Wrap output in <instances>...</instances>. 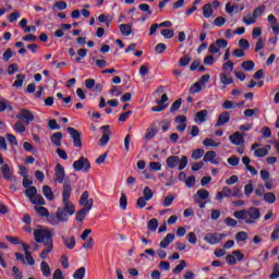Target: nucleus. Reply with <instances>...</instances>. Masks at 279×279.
I'll return each instance as SVG.
<instances>
[{
    "label": "nucleus",
    "mask_w": 279,
    "mask_h": 279,
    "mask_svg": "<svg viewBox=\"0 0 279 279\" xmlns=\"http://www.w3.org/2000/svg\"><path fill=\"white\" fill-rule=\"evenodd\" d=\"M191 62V56L185 54L179 60L180 66H189V63Z\"/></svg>",
    "instance_id": "54"
},
{
    "label": "nucleus",
    "mask_w": 279,
    "mask_h": 279,
    "mask_svg": "<svg viewBox=\"0 0 279 279\" xmlns=\"http://www.w3.org/2000/svg\"><path fill=\"white\" fill-rule=\"evenodd\" d=\"M88 197H90V194L88 191H84L78 201L80 206H83V208L76 213V221H84L86 219V213H90L95 201Z\"/></svg>",
    "instance_id": "3"
},
{
    "label": "nucleus",
    "mask_w": 279,
    "mask_h": 279,
    "mask_svg": "<svg viewBox=\"0 0 279 279\" xmlns=\"http://www.w3.org/2000/svg\"><path fill=\"white\" fill-rule=\"evenodd\" d=\"M50 141L53 145H56L57 147H60V145H62V142H61L62 141V133L57 132V133L52 134Z\"/></svg>",
    "instance_id": "24"
},
{
    "label": "nucleus",
    "mask_w": 279,
    "mask_h": 279,
    "mask_svg": "<svg viewBox=\"0 0 279 279\" xmlns=\"http://www.w3.org/2000/svg\"><path fill=\"white\" fill-rule=\"evenodd\" d=\"M120 208L122 210H126L128 209V195H125V193L121 194V197H120Z\"/></svg>",
    "instance_id": "46"
},
{
    "label": "nucleus",
    "mask_w": 279,
    "mask_h": 279,
    "mask_svg": "<svg viewBox=\"0 0 279 279\" xmlns=\"http://www.w3.org/2000/svg\"><path fill=\"white\" fill-rule=\"evenodd\" d=\"M203 145L205 147H219V145H221V142H215V140L213 138H205L203 141Z\"/></svg>",
    "instance_id": "36"
},
{
    "label": "nucleus",
    "mask_w": 279,
    "mask_h": 279,
    "mask_svg": "<svg viewBox=\"0 0 279 279\" xmlns=\"http://www.w3.org/2000/svg\"><path fill=\"white\" fill-rule=\"evenodd\" d=\"M156 134H158V129H156L155 125H150L145 134L146 141H151L156 136Z\"/></svg>",
    "instance_id": "22"
},
{
    "label": "nucleus",
    "mask_w": 279,
    "mask_h": 279,
    "mask_svg": "<svg viewBox=\"0 0 279 279\" xmlns=\"http://www.w3.org/2000/svg\"><path fill=\"white\" fill-rule=\"evenodd\" d=\"M85 276H86V267H81L76 269L75 272L73 274L74 279H84Z\"/></svg>",
    "instance_id": "34"
},
{
    "label": "nucleus",
    "mask_w": 279,
    "mask_h": 279,
    "mask_svg": "<svg viewBox=\"0 0 279 279\" xmlns=\"http://www.w3.org/2000/svg\"><path fill=\"white\" fill-rule=\"evenodd\" d=\"M208 51L211 54L219 53L220 48L217 46L216 41L209 45Z\"/></svg>",
    "instance_id": "64"
},
{
    "label": "nucleus",
    "mask_w": 279,
    "mask_h": 279,
    "mask_svg": "<svg viewBox=\"0 0 279 279\" xmlns=\"http://www.w3.org/2000/svg\"><path fill=\"white\" fill-rule=\"evenodd\" d=\"M215 43L218 46V49H226V47H228V40L223 38L217 39Z\"/></svg>",
    "instance_id": "63"
},
{
    "label": "nucleus",
    "mask_w": 279,
    "mask_h": 279,
    "mask_svg": "<svg viewBox=\"0 0 279 279\" xmlns=\"http://www.w3.org/2000/svg\"><path fill=\"white\" fill-rule=\"evenodd\" d=\"M167 101H169V96L167 94H163L161 96V99H157L156 104L157 106L151 108L153 112H162L167 108Z\"/></svg>",
    "instance_id": "13"
},
{
    "label": "nucleus",
    "mask_w": 279,
    "mask_h": 279,
    "mask_svg": "<svg viewBox=\"0 0 279 279\" xmlns=\"http://www.w3.org/2000/svg\"><path fill=\"white\" fill-rule=\"evenodd\" d=\"M88 54V50L86 48H81L77 50V56L76 57V62L80 63L82 62V58H86V56Z\"/></svg>",
    "instance_id": "44"
},
{
    "label": "nucleus",
    "mask_w": 279,
    "mask_h": 279,
    "mask_svg": "<svg viewBox=\"0 0 279 279\" xmlns=\"http://www.w3.org/2000/svg\"><path fill=\"white\" fill-rule=\"evenodd\" d=\"M24 193L25 196L28 197L29 202H32L38 194V189H36V186H29L25 190Z\"/></svg>",
    "instance_id": "21"
},
{
    "label": "nucleus",
    "mask_w": 279,
    "mask_h": 279,
    "mask_svg": "<svg viewBox=\"0 0 279 279\" xmlns=\"http://www.w3.org/2000/svg\"><path fill=\"white\" fill-rule=\"evenodd\" d=\"M267 10L265 5H259L253 11V15L247 14L242 19V22L245 23V25H254L256 23V19L258 16H263V13Z\"/></svg>",
    "instance_id": "5"
},
{
    "label": "nucleus",
    "mask_w": 279,
    "mask_h": 279,
    "mask_svg": "<svg viewBox=\"0 0 279 279\" xmlns=\"http://www.w3.org/2000/svg\"><path fill=\"white\" fill-rule=\"evenodd\" d=\"M239 47H241L242 50L247 51V49H250V41L245 38H242L239 40Z\"/></svg>",
    "instance_id": "56"
},
{
    "label": "nucleus",
    "mask_w": 279,
    "mask_h": 279,
    "mask_svg": "<svg viewBox=\"0 0 279 279\" xmlns=\"http://www.w3.org/2000/svg\"><path fill=\"white\" fill-rule=\"evenodd\" d=\"M161 36H163V38L171 39L175 36V33L171 28H166L161 31Z\"/></svg>",
    "instance_id": "47"
},
{
    "label": "nucleus",
    "mask_w": 279,
    "mask_h": 279,
    "mask_svg": "<svg viewBox=\"0 0 279 279\" xmlns=\"http://www.w3.org/2000/svg\"><path fill=\"white\" fill-rule=\"evenodd\" d=\"M166 165L169 169H175L179 165L178 170L182 171L186 169V166L189 165V157L183 155L180 159L178 156L173 155L166 159Z\"/></svg>",
    "instance_id": "4"
},
{
    "label": "nucleus",
    "mask_w": 279,
    "mask_h": 279,
    "mask_svg": "<svg viewBox=\"0 0 279 279\" xmlns=\"http://www.w3.org/2000/svg\"><path fill=\"white\" fill-rule=\"evenodd\" d=\"M73 169L74 171H84V173H88V171H90V161L88 158L82 156L73 162Z\"/></svg>",
    "instance_id": "6"
},
{
    "label": "nucleus",
    "mask_w": 279,
    "mask_h": 279,
    "mask_svg": "<svg viewBox=\"0 0 279 279\" xmlns=\"http://www.w3.org/2000/svg\"><path fill=\"white\" fill-rule=\"evenodd\" d=\"M235 241H247V232L245 231H240L235 234Z\"/></svg>",
    "instance_id": "58"
},
{
    "label": "nucleus",
    "mask_w": 279,
    "mask_h": 279,
    "mask_svg": "<svg viewBox=\"0 0 279 279\" xmlns=\"http://www.w3.org/2000/svg\"><path fill=\"white\" fill-rule=\"evenodd\" d=\"M16 119L24 122V125H29L34 121V113L27 109H21L20 113L16 114Z\"/></svg>",
    "instance_id": "9"
},
{
    "label": "nucleus",
    "mask_w": 279,
    "mask_h": 279,
    "mask_svg": "<svg viewBox=\"0 0 279 279\" xmlns=\"http://www.w3.org/2000/svg\"><path fill=\"white\" fill-rule=\"evenodd\" d=\"M230 143L232 145H241L245 143V138H243V135L240 132H235L229 136Z\"/></svg>",
    "instance_id": "17"
},
{
    "label": "nucleus",
    "mask_w": 279,
    "mask_h": 279,
    "mask_svg": "<svg viewBox=\"0 0 279 279\" xmlns=\"http://www.w3.org/2000/svg\"><path fill=\"white\" fill-rule=\"evenodd\" d=\"M62 241H63V245L68 248V250H74L75 245H76V241H75V236H71V238H66V236H61Z\"/></svg>",
    "instance_id": "18"
},
{
    "label": "nucleus",
    "mask_w": 279,
    "mask_h": 279,
    "mask_svg": "<svg viewBox=\"0 0 279 279\" xmlns=\"http://www.w3.org/2000/svg\"><path fill=\"white\" fill-rule=\"evenodd\" d=\"M71 193H73V186L71 185V180H65L63 184V191H62V202H63V208L68 215H75V205L71 203Z\"/></svg>",
    "instance_id": "2"
},
{
    "label": "nucleus",
    "mask_w": 279,
    "mask_h": 279,
    "mask_svg": "<svg viewBox=\"0 0 279 279\" xmlns=\"http://www.w3.org/2000/svg\"><path fill=\"white\" fill-rule=\"evenodd\" d=\"M31 203L35 204V206H45L46 204L45 198L40 194L35 195Z\"/></svg>",
    "instance_id": "31"
},
{
    "label": "nucleus",
    "mask_w": 279,
    "mask_h": 279,
    "mask_svg": "<svg viewBox=\"0 0 279 279\" xmlns=\"http://www.w3.org/2000/svg\"><path fill=\"white\" fill-rule=\"evenodd\" d=\"M1 173H2V178H4V180H12L14 177H12V171L10 170V166L8 163H4L1 167Z\"/></svg>",
    "instance_id": "20"
},
{
    "label": "nucleus",
    "mask_w": 279,
    "mask_h": 279,
    "mask_svg": "<svg viewBox=\"0 0 279 279\" xmlns=\"http://www.w3.org/2000/svg\"><path fill=\"white\" fill-rule=\"evenodd\" d=\"M196 196L198 197V199H195L196 204H201L202 199L210 197V193L205 189H201L196 192Z\"/></svg>",
    "instance_id": "19"
},
{
    "label": "nucleus",
    "mask_w": 279,
    "mask_h": 279,
    "mask_svg": "<svg viewBox=\"0 0 279 279\" xmlns=\"http://www.w3.org/2000/svg\"><path fill=\"white\" fill-rule=\"evenodd\" d=\"M143 197L147 201V202H149V199H151V197H154V192L151 191V189H149V186H146L145 189H144V192H143Z\"/></svg>",
    "instance_id": "48"
},
{
    "label": "nucleus",
    "mask_w": 279,
    "mask_h": 279,
    "mask_svg": "<svg viewBox=\"0 0 279 279\" xmlns=\"http://www.w3.org/2000/svg\"><path fill=\"white\" fill-rule=\"evenodd\" d=\"M13 130H15V132H19V134H23V132H26L27 128H25V122L20 120L15 122V124L13 125Z\"/></svg>",
    "instance_id": "28"
},
{
    "label": "nucleus",
    "mask_w": 279,
    "mask_h": 279,
    "mask_svg": "<svg viewBox=\"0 0 279 279\" xmlns=\"http://www.w3.org/2000/svg\"><path fill=\"white\" fill-rule=\"evenodd\" d=\"M220 82H221V84H225V86H228L229 84H233L234 80L232 77H228V74L221 73Z\"/></svg>",
    "instance_id": "39"
},
{
    "label": "nucleus",
    "mask_w": 279,
    "mask_h": 279,
    "mask_svg": "<svg viewBox=\"0 0 279 279\" xmlns=\"http://www.w3.org/2000/svg\"><path fill=\"white\" fill-rule=\"evenodd\" d=\"M68 134H70L73 140L74 147H82V133H80L75 128L69 126L66 129Z\"/></svg>",
    "instance_id": "8"
},
{
    "label": "nucleus",
    "mask_w": 279,
    "mask_h": 279,
    "mask_svg": "<svg viewBox=\"0 0 279 279\" xmlns=\"http://www.w3.org/2000/svg\"><path fill=\"white\" fill-rule=\"evenodd\" d=\"M203 160L204 162H211V165H219V162H221V158H217V153L215 150H208Z\"/></svg>",
    "instance_id": "14"
},
{
    "label": "nucleus",
    "mask_w": 279,
    "mask_h": 279,
    "mask_svg": "<svg viewBox=\"0 0 279 279\" xmlns=\"http://www.w3.org/2000/svg\"><path fill=\"white\" fill-rule=\"evenodd\" d=\"M226 123H230V113L228 111H223L219 114L218 121L215 126L221 128L222 125H226Z\"/></svg>",
    "instance_id": "16"
},
{
    "label": "nucleus",
    "mask_w": 279,
    "mask_h": 279,
    "mask_svg": "<svg viewBox=\"0 0 279 279\" xmlns=\"http://www.w3.org/2000/svg\"><path fill=\"white\" fill-rule=\"evenodd\" d=\"M265 49V39H263L262 37L258 38L256 45H255V52L258 53V51Z\"/></svg>",
    "instance_id": "55"
},
{
    "label": "nucleus",
    "mask_w": 279,
    "mask_h": 279,
    "mask_svg": "<svg viewBox=\"0 0 279 279\" xmlns=\"http://www.w3.org/2000/svg\"><path fill=\"white\" fill-rule=\"evenodd\" d=\"M100 130H102V136L99 140V145L100 147H106V145H108V142L110 141V135L112 134V132H110V125H102Z\"/></svg>",
    "instance_id": "12"
},
{
    "label": "nucleus",
    "mask_w": 279,
    "mask_h": 279,
    "mask_svg": "<svg viewBox=\"0 0 279 279\" xmlns=\"http://www.w3.org/2000/svg\"><path fill=\"white\" fill-rule=\"evenodd\" d=\"M270 279L279 278V265L276 263L272 268V272L269 276Z\"/></svg>",
    "instance_id": "62"
},
{
    "label": "nucleus",
    "mask_w": 279,
    "mask_h": 279,
    "mask_svg": "<svg viewBox=\"0 0 279 279\" xmlns=\"http://www.w3.org/2000/svg\"><path fill=\"white\" fill-rule=\"evenodd\" d=\"M66 214L68 213L60 207L57 209L58 219H60V221H69V216Z\"/></svg>",
    "instance_id": "43"
},
{
    "label": "nucleus",
    "mask_w": 279,
    "mask_h": 279,
    "mask_svg": "<svg viewBox=\"0 0 279 279\" xmlns=\"http://www.w3.org/2000/svg\"><path fill=\"white\" fill-rule=\"evenodd\" d=\"M186 267V260L182 259L179 265L172 270V274H182V270Z\"/></svg>",
    "instance_id": "42"
},
{
    "label": "nucleus",
    "mask_w": 279,
    "mask_h": 279,
    "mask_svg": "<svg viewBox=\"0 0 279 279\" xmlns=\"http://www.w3.org/2000/svg\"><path fill=\"white\" fill-rule=\"evenodd\" d=\"M180 106H182V98L177 99L170 107V112H175L180 110Z\"/></svg>",
    "instance_id": "52"
},
{
    "label": "nucleus",
    "mask_w": 279,
    "mask_h": 279,
    "mask_svg": "<svg viewBox=\"0 0 279 279\" xmlns=\"http://www.w3.org/2000/svg\"><path fill=\"white\" fill-rule=\"evenodd\" d=\"M203 63L205 64V66H213V64H215V57L213 54L206 56Z\"/></svg>",
    "instance_id": "49"
},
{
    "label": "nucleus",
    "mask_w": 279,
    "mask_h": 279,
    "mask_svg": "<svg viewBox=\"0 0 279 279\" xmlns=\"http://www.w3.org/2000/svg\"><path fill=\"white\" fill-rule=\"evenodd\" d=\"M175 239V234L174 233H168L163 240L159 243V247H161V250H167V247H169V245H171V243H173Z\"/></svg>",
    "instance_id": "15"
},
{
    "label": "nucleus",
    "mask_w": 279,
    "mask_h": 279,
    "mask_svg": "<svg viewBox=\"0 0 279 279\" xmlns=\"http://www.w3.org/2000/svg\"><path fill=\"white\" fill-rule=\"evenodd\" d=\"M40 269L43 276H45L46 278H49V276H51V267H49V264L47 262H41Z\"/></svg>",
    "instance_id": "23"
},
{
    "label": "nucleus",
    "mask_w": 279,
    "mask_h": 279,
    "mask_svg": "<svg viewBox=\"0 0 279 279\" xmlns=\"http://www.w3.org/2000/svg\"><path fill=\"white\" fill-rule=\"evenodd\" d=\"M264 201L268 204H276V194L274 192H267L264 194Z\"/></svg>",
    "instance_id": "38"
},
{
    "label": "nucleus",
    "mask_w": 279,
    "mask_h": 279,
    "mask_svg": "<svg viewBox=\"0 0 279 279\" xmlns=\"http://www.w3.org/2000/svg\"><path fill=\"white\" fill-rule=\"evenodd\" d=\"M11 58H14V52L11 50V48H8L2 54V60L4 62H10Z\"/></svg>",
    "instance_id": "45"
},
{
    "label": "nucleus",
    "mask_w": 279,
    "mask_h": 279,
    "mask_svg": "<svg viewBox=\"0 0 279 279\" xmlns=\"http://www.w3.org/2000/svg\"><path fill=\"white\" fill-rule=\"evenodd\" d=\"M235 219H244L247 222V209H242L233 213Z\"/></svg>",
    "instance_id": "35"
},
{
    "label": "nucleus",
    "mask_w": 279,
    "mask_h": 279,
    "mask_svg": "<svg viewBox=\"0 0 279 279\" xmlns=\"http://www.w3.org/2000/svg\"><path fill=\"white\" fill-rule=\"evenodd\" d=\"M242 69H244V71H252L254 69V61H244L242 62Z\"/></svg>",
    "instance_id": "59"
},
{
    "label": "nucleus",
    "mask_w": 279,
    "mask_h": 279,
    "mask_svg": "<svg viewBox=\"0 0 279 279\" xmlns=\"http://www.w3.org/2000/svg\"><path fill=\"white\" fill-rule=\"evenodd\" d=\"M256 219H260V210L256 207H251L246 210V223H255Z\"/></svg>",
    "instance_id": "11"
},
{
    "label": "nucleus",
    "mask_w": 279,
    "mask_h": 279,
    "mask_svg": "<svg viewBox=\"0 0 279 279\" xmlns=\"http://www.w3.org/2000/svg\"><path fill=\"white\" fill-rule=\"evenodd\" d=\"M43 193H44L46 198H48L50 202H52L54 196H53V190H51V186L44 185L43 186Z\"/></svg>",
    "instance_id": "27"
},
{
    "label": "nucleus",
    "mask_w": 279,
    "mask_h": 279,
    "mask_svg": "<svg viewBox=\"0 0 279 279\" xmlns=\"http://www.w3.org/2000/svg\"><path fill=\"white\" fill-rule=\"evenodd\" d=\"M54 182L58 184H63L66 182V172L64 171V167L60 163H57L54 167Z\"/></svg>",
    "instance_id": "7"
},
{
    "label": "nucleus",
    "mask_w": 279,
    "mask_h": 279,
    "mask_svg": "<svg viewBox=\"0 0 279 279\" xmlns=\"http://www.w3.org/2000/svg\"><path fill=\"white\" fill-rule=\"evenodd\" d=\"M228 236L225 233H207L204 240L209 243V245H217V243H221V239Z\"/></svg>",
    "instance_id": "10"
},
{
    "label": "nucleus",
    "mask_w": 279,
    "mask_h": 279,
    "mask_svg": "<svg viewBox=\"0 0 279 279\" xmlns=\"http://www.w3.org/2000/svg\"><path fill=\"white\" fill-rule=\"evenodd\" d=\"M120 32L122 36H130L132 34V26L130 24H121Z\"/></svg>",
    "instance_id": "30"
},
{
    "label": "nucleus",
    "mask_w": 279,
    "mask_h": 279,
    "mask_svg": "<svg viewBox=\"0 0 279 279\" xmlns=\"http://www.w3.org/2000/svg\"><path fill=\"white\" fill-rule=\"evenodd\" d=\"M222 71H229V73H232L234 71V62L227 61L222 64Z\"/></svg>",
    "instance_id": "50"
},
{
    "label": "nucleus",
    "mask_w": 279,
    "mask_h": 279,
    "mask_svg": "<svg viewBox=\"0 0 279 279\" xmlns=\"http://www.w3.org/2000/svg\"><path fill=\"white\" fill-rule=\"evenodd\" d=\"M147 228L150 232H156V230H158V219H150L147 223Z\"/></svg>",
    "instance_id": "37"
},
{
    "label": "nucleus",
    "mask_w": 279,
    "mask_h": 279,
    "mask_svg": "<svg viewBox=\"0 0 279 279\" xmlns=\"http://www.w3.org/2000/svg\"><path fill=\"white\" fill-rule=\"evenodd\" d=\"M34 239L36 243H43L46 247L39 256L43 260L47 259V255L51 254L53 252V235L51 234L50 230H43V229H36L34 231Z\"/></svg>",
    "instance_id": "1"
},
{
    "label": "nucleus",
    "mask_w": 279,
    "mask_h": 279,
    "mask_svg": "<svg viewBox=\"0 0 279 279\" xmlns=\"http://www.w3.org/2000/svg\"><path fill=\"white\" fill-rule=\"evenodd\" d=\"M201 90H202V84L199 82L194 83L190 87V93H192V95H195L196 93H199Z\"/></svg>",
    "instance_id": "51"
},
{
    "label": "nucleus",
    "mask_w": 279,
    "mask_h": 279,
    "mask_svg": "<svg viewBox=\"0 0 279 279\" xmlns=\"http://www.w3.org/2000/svg\"><path fill=\"white\" fill-rule=\"evenodd\" d=\"M12 272H13L14 279H23V272H21V269H19V267L13 266Z\"/></svg>",
    "instance_id": "60"
},
{
    "label": "nucleus",
    "mask_w": 279,
    "mask_h": 279,
    "mask_svg": "<svg viewBox=\"0 0 279 279\" xmlns=\"http://www.w3.org/2000/svg\"><path fill=\"white\" fill-rule=\"evenodd\" d=\"M202 156H204V149H202V148H197L192 153L193 160H199V158H202Z\"/></svg>",
    "instance_id": "53"
},
{
    "label": "nucleus",
    "mask_w": 279,
    "mask_h": 279,
    "mask_svg": "<svg viewBox=\"0 0 279 279\" xmlns=\"http://www.w3.org/2000/svg\"><path fill=\"white\" fill-rule=\"evenodd\" d=\"M138 10H141V12H146L148 15H151V7H149L147 3L140 4Z\"/></svg>",
    "instance_id": "57"
},
{
    "label": "nucleus",
    "mask_w": 279,
    "mask_h": 279,
    "mask_svg": "<svg viewBox=\"0 0 279 279\" xmlns=\"http://www.w3.org/2000/svg\"><path fill=\"white\" fill-rule=\"evenodd\" d=\"M36 213L40 216V217H49V209H47V207L44 206H35L34 207Z\"/></svg>",
    "instance_id": "32"
},
{
    "label": "nucleus",
    "mask_w": 279,
    "mask_h": 279,
    "mask_svg": "<svg viewBox=\"0 0 279 279\" xmlns=\"http://www.w3.org/2000/svg\"><path fill=\"white\" fill-rule=\"evenodd\" d=\"M206 117H208V110L198 111L195 116L196 120L201 123H204V121H206Z\"/></svg>",
    "instance_id": "40"
},
{
    "label": "nucleus",
    "mask_w": 279,
    "mask_h": 279,
    "mask_svg": "<svg viewBox=\"0 0 279 279\" xmlns=\"http://www.w3.org/2000/svg\"><path fill=\"white\" fill-rule=\"evenodd\" d=\"M254 193V181L250 180L248 183L244 186V195L250 197Z\"/></svg>",
    "instance_id": "29"
},
{
    "label": "nucleus",
    "mask_w": 279,
    "mask_h": 279,
    "mask_svg": "<svg viewBox=\"0 0 279 279\" xmlns=\"http://www.w3.org/2000/svg\"><path fill=\"white\" fill-rule=\"evenodd\" d=\"M23 82H25V74H17L16 81L13 83L14 88H22Z\"/></svg>",
    "instance_id": "33"
},
{
    "label": "nucleus",
    "mask_w": 279,
    "mask_h": 279,
    "mask_svg": "<svg viewBox=\"0 0 279 279\" xmlns=\"http://www.w3.org/2000/svg\"><path fill=\"white\" fill-rule=\"evenodd\" d=\"M47 221H49V223H51V226H58V223H60V218H58V213L56 214H48V216H46Z\"/></svg>",
    "instance_id": "26"
},
{
    "label": "nucleus",
    "mask_w": 279,
    "mask_h": 279,
    "mask_svg": "<svg viewBox=\"0 0 279 279\" xmlns=\"http://www.w3.org/2000/svg\"><path fill=\"white\" fill-rule=\"evenodd\" d=\"M269 155V150H267L266 148H257L254 151V156H256V158H265V156Z\"/></svg>",
    "instance_id": "41"
},
{
    "label": "nucleus",
    "mask_w": 279,
    "mask_h": 279,
    "mask_svg": "<svg viewBox=\"0 0 279 279\" xmlns=\"http://www.w3.org/2000/svg\"><path fill=\"white\" fill-rule=\"evenodd\" d=\"M150 171H160L162 169V165L160 162L151 161L149 163Z\"/></svg>",
    "instance_id": "61"
},
{
    "label": "nucleus",
    "mask_w": 279,
    "mask_h": 279,
    "mask_svg": "<svg viewBox=\"0 0 279 279\" xmlns=\"http://www.w3.org/2000/svg\"><path fill=\"white\" fill-rule=\"evenodd\" d=\"M203 16L205 19H210L213 16V4L210 3H206L204 7H203Z\"/></svg>",
    "instance_id": "25"
}]
</instances>
